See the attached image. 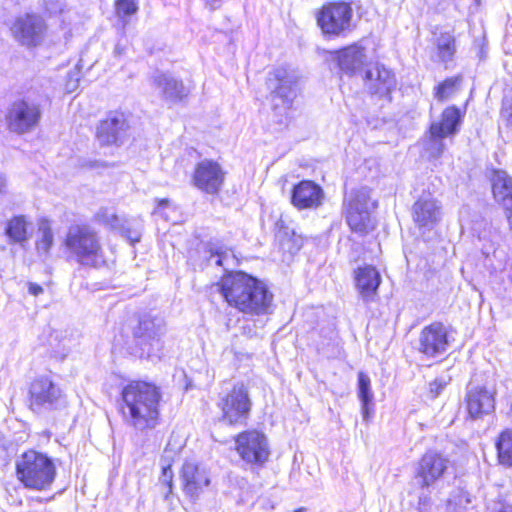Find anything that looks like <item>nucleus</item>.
<instances>
[{
  "instance_id": "nucleus-22",
  "label": "nucleus",
  "mask_w": 512,
  "mask_h": 512,
  "mask_svg": "<svg viewBox=\"0 0 512 512\" xmlns=\"http://www.w3.org/2000/svg\"><path fill=\"white\" fill-rule=\"evenodd\" d=\"M366 88L372 94L387 95L395 86L394 74L385 66L375 63L366 67L364 73Z\"/></svg>"
},
{
  "instance_id": "nucleus-44",
  "label": "nucleus",
  "mask_w": 512,
  "mask_h": 512,
  "mask_svg": "<svg viewBox=\"0 0 512 512\" xmlns=\"http://www.w3.org/2000/svg\"><path fill=\"white\" fill-rule=\"evenodd\" d=\"M442 388L443 384L441 382H438L437 380L430 384V391L431 393H434L435 396H437L440 393Z\"/></svg>"
},
{
  "instance_id": "nucleus-9",
  "label": "nucleus",
  "mask_w": 512,
  "mask_h": 512,
  "mask_svg": "<svg viewBox=\"0 0 512 512\" xmlns=\"http://www.w3.org/2000/svg\"><path fill=\"white\" fill-rule=\"evenodd\" d=\"M266 87L273 107L287 109L297 96V77L285 68H276L267 74Z\"/></svg>"
},
{
  "instance_id": "nucleus-24",
  "label": "nucleus",
  "mask_w": 512,
  "mask_h": 512,
  "mask_svg": "<svg viewBox=\"0 0 512 512\" xmlns=\"http://www.w3.org/2000/svg\"><path fill=\"white\" fill-rule=\"evenodd\" d=\"M441 216V205L436 199L421 198L413 205V219L420 228L433 229L440 222Z\"/></svg>"
},
{
  "instance_id": "nucleus-36",
  "label": "nucleus",
  "mask_w": 512,
  "mask_h": 512,
  "mask_svg": "<svg viewBox=\"0 0 512 512\" xmlns=\"http://www.w3.org/2000/svg\"><path fill=\"white\" fill-rule=\"evenodd\" d=\"M460 81V77H451L444 80L436 87L435 98L439 101L450 98L457 91Z\"/></svg>"
},
{
  "instance_id": "nucleus-29",
  "label": "nucleus",
  "mask_w": 512,
  "mask_h": 512,
  "mask_svg": "<svg viewBox=\"0 0 512 512\" xmlns=\"http://www.w3.org/2000/svg\"><path fill=\"white\" fill-rule=\"evenodd\" d=\"M100 215L112 228L119 230L131 244L139 242L141 236L139 223H131L130 221L120 223V219L115 214L107 215V211L102 212Z\"/></svg>"
},
{
  "instance_id": "nucleus-17",
  "label": "nucleus",
  "mask_w": 512,
  "mask_h": 512,
  "mask_svg": "<svg viewBox=\"0 0 512 512\" xmlns=\"http://www.w3.org/2000/svg\"><path fill=\"white\" fill-rule=\"evenodd\" d=\"M225 173L221 166L212 160L199 162L193 174L194 185L208 194H217L223 183Z\"/></svg>"
},
{
  "instance_id": "nucleus-15",
  "label": "nucleus",
  "mask_w": 512,
  "mask_h": 512,
  "mask_svg": "<svg viewBox=\"0 0 512 512\" xmlns=\"http://www.w3.org/2000/svg\"><path fill=\"white\" fill-rule=\"evenodd\" d=\"M129 124L124 113L109 112L97 127V139L102 145L122 144L128 137Z\"/></svg>"
},
{
  "instance_id": "nucleus-30",
  "label": "nucleus",
  "mask_w": 512,
  "mask_h": 512,
  "mask_svg": "<svg viewBox=\"0 0 512 512\" xmlns=\"http://www.w3.org/2000/svg\"><path fill=\"white\" fill-rule=\"evenodd\" d=\"M497 458L501 465L512 466V428L503 430L496 439Z\"/></svg>"
},
{
  "instance_id": "nucleus-50",
  "label": "nucleus",
  "mask_w": 512,
  "mask_h": 512,
  "mask_svg": "<svg viewBox=\"0 0 512 512\" xmlns=\"http://www.w3.org/2000/svg\"><path fill=\"white\" fill-rule=\"evenodd\" d=\"M124 52V48L121 47L119 44L115 46L114 53L116 55H121Z\"/></svg>"
},
{
  "instance_id": "nucleus-41",
  "label": "nucleus",
  "mask_w": 512,
  "mask_h": 512,
  "mask_svg": "<svg viewBox=\"0 0 512 512\" xmlns=\"http://www.w3.org/2000/svg\"><path fill=\"white\" fill-rule=\"evenodd\" d=\"M45 9L50 14H57L62 12L63 3L61 0H44Z\"/></svg>"
},
{
  "instance_id": "nucleus-20",
  "label": "nucleus",
  "mask_w": 512,
  "mask_h": 512,
  "mask_svg": "<svg viewBox=\"0 0 512 512\" xmlns=\"http://www.w3.org/2000/svg\"><path fill=\"white\" fill-rule=\"evenodd\" d=\"M291 204L298 210L317 209L323 202L324 191L311 180H302L291 191Z\"/></svg>"
},
{
  "instance_id": "nucleus-21",
  "label": "nucleus",
  "mask_w": 512,
  "mask_h": 512,
  "mask_svg": "<svg viewBox=\"0 0 512 512\" xmlns=\"http://www.w3.org/2000/svg\"><path fill=\"white\" fill-rule=\"evenodd\" d=\"M331 59L337 62L341 71L346 74H356L367 67L365 48L353 44L331 53Z\"/></svg>"
},
{
  "instance_id": "nucleus-27",
  "label": "nucleus",
  "mask_w": 512,
  "mask_h": 512,
  "mask_svg": "<svg viewBox=\"0 0 512 512\" xmlns=\"http://www.w3.org/2000/svg\"><path fill=\"white\" fill-rule=\"evenodd\" d=\"M492 193L495 201L504 209L512 208V177L506 171L493 170L491 177Z\"/></svg>"
},
{
  "instance_id": "nucleus-23",
  "label": "nucleus",
  "mask_w": 512,
  "mask_h": 512,
  "mask_svg": "<svg viewBox=\"0 0 512 512\" xmlns=\"http://www.w3.org/2000/svg\"><path fill=\"white\" fill-rule=\"evenodd\" d=\"M356 288L365 303L374 302L381 284L379 271L371 265L359 267L355 271Z\"/></svg>"
},
{
  "instance_id": "nucleus-13",
  "label": "nucleus",
  "mask_w": 512,
  "mask_h": 512,
  "mask_svg": "<svg viewBox=\"0 0 512 512\" xmlns=\"http://www.w3.org/2000/svg\"><path fill=\"white\" fill-rule=\"evenodd\" d=\"M46 29V23L40 15L26 13L15 19L11 33L21 45L35 47L43 41Z\"/></svg>"
},
{
  "instance_id": "nucleus-38",
  "label": "nucleus",
  "mask_w": 512,
  "mask_h": 512,
  "mask_svg": "<svg viewBox=\"0 0 512 512\" xmlns=\"http://www.w3.org/2000/svg\"><path fill=\"white\" fill-rule=\"evenodd\" d=\"M138 7L134 0H117L116 14L120 18H125L136 13Z\"/></svg>"
},
{
  "instance_id": "nucleus-2",
  "label": "nucleus",
  "mask_w": 512,
  "mask_h": 512,
  "mask_svg": "<svg viewBox=\"0 0 512 512\" xmlns=\"http://www.w3.org/2000/svg\"><path fill=\"white\" fill-rule=\"evenodd\" d=\"M219 291L230 306L245 314H266L273 301L263 282L241 271L223 277Z\"/></svg>"
},
{
  "instance_id": "nucleus-46",
  "label": "nucleus",
  "mask_w": 512,
  "mask_h": 512,
  "mask_svg": "<svg viewBox=\"0 0 512 512\" xmlns=\"http://www.w3.org/2000/svg\"><path fill=\"white\" fill-rule=\"evenodd\" d=\"M77 82H78V78H76L75 81L70 80L67 83V89H68L69 92H72V91H74L76 89Z\"/></svg>"
},
{
  "instance_id": "nucleus-42",
  "label": "nucleus",
  "mask_w": 512,
  "mask_h": 512,
  "mask_svg": "<svg viewBox=\"0 0 512 512\" xmlns=\"http://www.w3.org/2000/svg\"><path fill=\"white\" fill-rule=\"evenodd\" d=\"M482 254L488 258L492 253L494 256L496 255V248L494 243H490L489 245L483 244L481 248Z\"/></svg>"
},
{
  "instance_id": "nucleus-52",
  "label": "nucleus",
  "mask_w": 512,
  "mask_h": 512,
  "mask_svg": "<svg viewBox=\"0 0 512 512\" xmlns=\"http://www.w3.org/2000/svg\"><path fill=\"white\" fill-rule=\"evenodd\" d=\"M294 512H306V510L304 508H299V509L295 510Z\"/></svg>"
},
{
  "instance_id": "nucleus-48",
  "label": "nucleus",
  "mask_w": 512,
  "mask_h": 512,
  "mask_svg": "<svg viewBox=\"0 0 512 512\" xmlns=\"http://www.w3.org/2000/svg\"><path fill=\"white\" fill-rule=\"evenodd\" d=\"M495 512H512V506L502 505L501 508Z\"/></svg>"
},
{
  "instance_id": "nucleus-53",
  "label": "nucleus",
  "mask_w": 512,
  "mask_h": 512,
  "mask_svg": "<svg viewBox=\"0 0 512 512\" xmlns=\"http://www.w3.org/2000/svg\"><path fill=\"white\" fill-rule=\"evenodd\" d=\"M65 356H66V353H63V354H61V355L59 356V358H60V359H64V358H65Z\"/></svg>"
},
{
  "instance_id": "nucleus-51",
  "label": "nucleus",
  "mask_w": 512,
  "mask_h": 512,
  "mask_svg": "<svg viewBox=\"0 0 512 512\" xmlns=\"http://www.w3.org/2000/svg\"><path fill=\"white\" fill-rule=\"evenodd\" d=\"M5 184H6V180H5V178L0 174V193H1V192H2V190L4 189Z\"/></svg>"
},
{
  "instance_id": "nucleus-45",
  "label": "nucleus",
  "mask_w": 512,
  "mask_h": 512,
  "mask_svg": "<svg viewBox=\"0 0 512 512\" xmlns=\"http://www.w3.org/2000/svg\"><path fill=\"white\" fill-rule=\"evenodd\" d=\"M168 205H169V200L168 199L159 200L158 206H157L156 210L154 211V213L155 214L160 213V209H162L164 207H167Z\"/></svg>"
},
{
  "instance_id": "nucleus-4",
  "label": "nucleus",
  "mask_w": 512,
  "mask_h": 512,
  "mask_svg": "<svg viewBox=\"0 0 512 512\" xmlns=\"http://www.w3.org/2000/svg\"><path fill=\"white\" fill-rule=\"evenodd\" d=\"M17 479L26 488L46 490L55 480L56 467L47 455L29 450L17 457L15 461Z\"/></svg>"
},
{
  "instance_id": "nucleus-25",
  "label": "nucleus",
  "mask_w": 512,
  "mask_h": 512,
  "mask_svg": "<svg viewBox=\"0 0 512 512\" xmlns=\"http://www.w3.org/2000/svg\"><path fill=\"white\" fill-rule=\"evenodd\" d=\"M463 116L464 115L459 108L456 106H449L444 109L438 120L431 123L429 129L436 135L453 137L460 130Z\"/></svg>"
},
{
  "instance_id": "nucleus-32",
  "label": "nucleus",
  "mask_w": 512,
  "mask_h": 512,
  "mask_svg": "<svg viewBox=\"0 0 512 512\" xmlns=\"http://www.w3.org/2000/svg\"><path fill=\"white\" fill-rule=\"evenodd\" d=\"M438 57L442 62H448L453 59L456 52L455 37L451 32H443L437 38Z\"/></svg>"
},
{
  "instance_id": "nucleus-40",
  "label": "nucleus",
  "mask_w": 512,
  "mask_h": 512,
  "mask_svg": "<svg viewBox=\"0 0 512 512\" xmlns=\"http://www.w3.org/2000/svg\"><path fill=\"white\" fill-rule=\"evenodd\" d=\"M172 480L173 471L170 465L162 467V475L160 476V482L168 487L166 497L172 492Z\"/></svg>"
},
{
  "instance_id": "nucleus-19",
  "label": "nucleus",
  "mask_w": 512,
  "mask_h": 512,
  "mask_svg": "<svg viewBox=\"0 0 512 512\" xmlns=\"http://www.w3.org/2000/svg\"><path fill=\"white\" fill-rule=\"evenodd\" d=\"M466 408L471 418L477 419L494 411V392L485 386L469 384L466 393Z\"/></svg>"
},
{
  "instance_id": "nucleus-10",
  "label": "nucleus",
  "mask_w": 512,
  "mask_h": 512,
  "mask_svg": "<svg viewBox=\"0 0 512 512\" xmlns=\"http://www.w3.org/2000/svg\"><path fill=\"white\" fill-rule=\"evenodd\" d=\"M61 388L48 376L35 378L29 388V406L36 413L59 408L64 403Z\"/></svg>"
},
{
  "instance_id": "nucleus-49",
  "label": "nucleus",
  "mask_w": 512,
  "mask_h": 512,
  "mask_svg": "<svg viewBox=\"0 0 512 512\" xmlns=\"http://www.w3.org/2000/svg\"><path fill=\"white\" fill-rule=\"evenodd\" d=\"M207 3L211 6L212 9H215L218 7V3L220 0H206Z\"/></svg>"
},
{
  "instance_id": "nucleus-12",
  "label": "nucleus",
  "mask_w": 512,
  "mask_h": 512,
  "mask_svg": "<svg viewBox=\"0 0 512 512\" xmlns=\"http://www.w3.org/2000/svg\"><path fill=\"white\" fill-rule=\"evenodd\" d=\"M352 8L344 2L329 3L321 9L317 22L326 35L340 36L350 29Z\"/></svg>"
},
{
  "instance_id": "nucleus-11",
  "label": "nucleus",
  "mask_w": 512,
  "mask_h": 512,
  "mask_svg": "<svg viewBox=\"0 0 512 512\" xmlns=\"http://www.w3.org/2000/svg\"><path fill=\"white\" fill-rule=\"evenodd\" d=\"M235 442L237 453L247 464L262 466L268 460L270 450L263 433L257 430L244 431L237 436Z\"/></svg>"
},
{
  "instance_id": "nucleus-5",
  "label": "nucleus",
  "mask_w": 512,
  "mask_h": 512,
  "mask_svg": "<svg viewBox=\"0 0 512 512\" xmlns=\"http://www.w3.org/2000/svg\"><path fill=\"white\" fill-rule=\"evenodd\" d=\"M166 330V322L159 315L144 314L139 318L138 324L133 329V335L142 355L148 358H160Z\"/></svg>"
},
{
  "instance_id": "nucleus-37",
  "label": "nucleus",
  "mask_w": 512,
  "mask_h": 512,
  "mask_svg": "<svg viewBox=\"0 0 512 512\" xmlns=\"http://www.w3.org/2000/svg\"><path fill=\"white\" fill-rule=\"evenodd\" d=\"M471 503L469 494L466 491L458 490L447 502L448 512H466L467 506Z\"/></svg>"
},
{
  "instance_id": "nucleus-18",
  "label": "nucleus",
  "mask_w": 512,
  "mask_h": 512,
  "mask_svg": "<svg viewBox=\"0 0 512 512\" xmlns=\"http://www.w3.org/2000/svg\"><path fill=\"white\" fill-rule=\"evenodd\" d=\"M152 86L158 91L162 100L167 103H178L183 101L189 94L188 88L183 81L175 78L169 73L160 71L151 76Z\"/></svg>"
},
{
  "instance_id": "nucleus-35",
  "label": "nucleus",
  "mask_w": 512,
  "mask_h": 512,
  "mask_svg": "<svg viewBox=\"0 0 512 512\" xmlns=\"http://www.w3.org/2000/svg\"><path fill=\"white\" fill-rule=\"evenodd\" d=\"M207 252L210 254L208 261L217 266H223L225 269L232 265L234 256L231 251L220 246H209Z\"/></svg>"
},
{
  "instance_id": "nucleus-39",
  "label": "nucleus",
  "mask_w": 512,
  "mask_h": 512,
  "mask_svg": "<svg viewBox=\"0 0 512 512\" xmlns=\"http://www.w3.org/2000/svg\"><path fill=\"white\" fill-rule=\"evenodd\" d=\"M501 115L512 125V90H509L504 96Z\"/></svg>"
},
{
  "instance_id": "nucleus-26",
  "label": "nucleus",
  "mask_w": 512,
  "mask_h": 512,
  "mask_svg": "<svg viewBox=\"0 0 512 512\" xmlns=\"http://www.w3.org/2000/svg\"><path fill=\"white\" fill-rule=\"evenodd\" d=\"M181 477L184 492L190 497H197L210 483L205 470L190 462L183 465Z\"/></svg>"
},
{
  "instance_id": "nucleus-34",
  "label": "nucleus",
  "mask_w": 512,
  "mask_h": 512,
  "mask_svg": "<svg viewBox=\"0 0 512 512\" xmlns=\"http://www.w3.org/2000/svg\"><path fill=\"white\" fill-rule=\"evenodd\" d=\"M444 138L446 137L443 135H436L429 129V136L425 142V151L430 159L437 160L443 155L446 149Z\"/></svg>"
},
{
  "instance_id": "nucleus-31",
  "label": "nucleus",
  "mask_w": 512,
  "mask_h": 512,
  "mask_svg": "<svg viewBox=\"0 0 512 512\" xmlns=\"http://www.w3.org/2000/svg\"><path fill=\"white\" fill-rule=\"evenodd\" d=\"M6 235L11 242L23 243L28 240L27 222L23 216L12 218L6 226Z\"/></svg>"
},
{
  "instance_id": "nucleus-33",
  "label": "nucleus",
  "mask_w": 512,
  "mask_h": 512,
  "mask_svg": "<svg viewBox=\"0 0 512 512\" xmlns=\"http://www.w3.org/2000/svg\"><path fill=\"white\" fill-rule=\"evenodd\" d=\"M39 238L36 241L37 252L41 255H48L53 243L54 235L52 229L47 221L42 222L39 226Z\"/></svg>"
},
{
  "instance_id": "nucleus-28",
  "label": "nucleus",
  "mask_w": 512,
  "mask_h": 512,
  "mask_svg": "<svg viewBox=\"0 0 512 512\" xmlns=\"http://www.w3.org/2000/svg\"><path fill=\"white\" fill-rule=\"evenodd\" d=\"M358 398L362 405L363 421L369 422L370 414L373 411L374 394L371 389V380L364 372L358 373Z\"/></svg>"
},
{
  "instance_id": "nucleus-6",
  "label": "nucleus",
  "mask_w": 512,
  "mask_h": 512,
  "mask_svg": "<svg viewBox=\"0 0 512 512\" xmlns=\"http://www.w3.org/2000/svg\"><path fill=\"white\" fill-rule=\"evenodd\" d=\"M41 118V105L29 98L13 101L5 115L8 130L18 135L32 132L40 124Z\"/></svg>"
},
{
  "instance_id": "nucleus-43",
  "label": "nucleus",
  "mask_w": 512,
  "mask_h": 512,
  "mask_svg": "<svg viewBox=\"0 0 512 512\" xmlns=\"http://www.w3.org/2000/svg\"><path fill=\"white\" fill-rule=\"evenodd\" d=\"M29 293L33 296H38L43 293V288L36 283H29Z\"/></svg>"
},
{
  "instance_id": "nucleus-16",
  "label": "nucleus",
  "mask_w": 512,
  "mask_h": 512,
  "mask_svg": "<svg viewBox=\"0 0 512 512\" xmlns=\"http://www.w3.org/2000/svg\"><path fill=\"white\" fill-rule=\"evenodd\" d=\"M448 459L435 451L426 452L418 463L415 480L421 488H428L436 483L448 467Z\"/></svg>"
},
{
  "instance_id": "nucleus-47",
  "label": "nucleus",
  "mask_w": 512,
  "mask_h": 512,
  "mask_svg": "<svg viewBox=\"0 0 512 512\" xmlns=\"http://www.w3.org/2000/svg\"><path fill=\"white\" fill-rule=\"evenodd\" d=\"M505 212H506L507 219H508V222L510 224V229H511V232H512V208L511 209H505Z\"/></svg>"
},
{
  "instance_id": "nucleus-7",
  "label": "nucleus",
  "mask_w": 512,
  "mask_h": 512,
  "mask_svg": "<svg viewBox=\"0 0 512 512\" xmlns=\"http://www.w3.org/2000/svg\"><path fill=\"white\" fill-rule=\"evenodd\" d=\"M344 212L347 224L352 231L365 233L370 225V214L375 208V203L371 201L370 189L361 187L352 190L345 195Z\"/></svg>"
},
{
  "instance_id": "nucleus-3",
  "label": "nucleus",
  "mask_w": 512,
  "mask_h": 512,
  "mask_svg": "<svg viewBox=\"0 0 512 512\" xmlns=\"http://www.w3.org/2000/svg\"><path fill=\"white\" fill-rule=\"evenodd\" d=\"M63 244L68 257L81 266L97 268L104 263V251L100 237L88 225H71Z\"/></svg>"
},
{
  "instance_id": "nucleus-8",
  "label": "nucleus",
  "mask_w": 512,
  "mask_h": 512,
  "mask_svg": "<svg viewBox=\"0 0 512 512\" xmlns=\"http://www.w3.org/2000/svg\"><path fill=\"white\" fill-rule=\"evenodd\" d=\"M252 402L247 388L241 384H235L233 388L220 395L217 407L221 410L220 420L228 425L244 424L249 417Z\"/></svg>"
},
{
  "instance_id": "nucleus-1",
  "label": "nucleus",
  "mask_w": 512,
  "mask_h": 512,
  "mask_svg": "<svg viewBox=\"0 0 512 512\" xmlns=\"http://www.w3.org/2000/svg\"><path fill=\"white\" fill-rule=\"evenodd\" d=\"M160 389L146 381H131L121 392L123 422L136 433L147 435L160 422Z\"/></svg>"
},
{
  "instance_id": "nucleus-14",
  "label": "nucleus",
  "mask_w": 512,
  "mask_h": 512,
  "mask_svg": "<svg viewBox=\"0 0 512 512\" xmlns=\"http://www.w3.org/2000/svg\"><path fill=\"white\" fill-rule=\"evenodd\" d=\"M449 344L446 327L440 322H434L420 332L417 348L427 357H437L448 350Z\"/></svg>"
}]
</instances>
